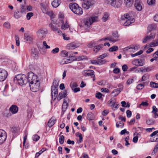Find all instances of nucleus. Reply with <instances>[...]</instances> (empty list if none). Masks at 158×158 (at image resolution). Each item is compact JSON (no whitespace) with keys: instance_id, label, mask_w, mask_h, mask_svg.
Masks as SVG:
<instances>
[{"instance_id":"f257e3e1","label":"nucleus","mask_w":158,"mask_h":158,"mask_svg":"<svg viewBox=\"0 0 158 158\" xmlns=\"http://www.w3.org/2000/svg\"><path fill=\"white\" fill-rule=\"evenodd\" d=\"M14 81L18 82V84L21 86L26 85L27 83V78L25 75L20 74L17 75L14 78Z\"/></svg>"},{"instance_id":"f03ea898","label":"nucleus","mask_w":158,"mask_h":158,"mask_svg":"<svg viewBox=\"0 0 158 158\" xmlns=\"http://www.w3.org/2000/svg\"><path fill=\"white\" fill-rule=\"evenodd\" d=\"M69 7L72 12L75 14L81 15L83 14L82 9L76 3H70L69 5Z\"/></svg>"},{"instance_id":"7ed1b4c3","label":"nucleus","mask_w":158,"mask_h":158,"mask_svg":"<svg viewBox=\"0 0 158 158\" xmlns=\"http://www.w3.org/2000/svg\"><path fill=\"white\" fill-rule=\"evenodd\" d=\"M31 90L33 92H36L39 90L40 87V82L39 79L29 84Z\"/></svg>"},{"instance_id":"20e7f679","label":"nucleus","mask_w":158,"mask_h":158,"mask_svg":"<svg viewBox=\"0 0 158 158\" xmlns=\"http://www.w3.org/2000/svg\"><path fill=\"white\" fill-rule=\"evenodd\" d=\"M98 17L96 16H91L89 18L85 19L84 23L85 25L89 27L93 23L98 21Z\"/></svg>"},{"instance_id":"39448f33","label":"nucleus","mask_w":158,"mask_h":158,"mask_svg":"<svg viewBox=\"0 0 158 158\" xmlns=\"http://www.w3.org/2000/svg\"><path fill=\"white\" fill-rule=\"evenodd\" d=\"M27 82L29 84L39 79L37 76L32 72H30L28 73Z\"/></svg>"},{"instance_id":"423d86ee","label":"nucleus","mask_w":158,"mask_h":158,"mask_svg":"<svg viewBox=\"0 0 158 158\" xmlns=\"http://www.w3.org/2000/svg\"><path fill=\"white\" fill-rule=\"evenodd\" d=\"M7 75V72L5 69H0V81H5Z\"/></svg>"},{"instance_id":"0eeeda50","label":"nucleus","mask_w":158,"mask_h":158,"mask_svg":"<svg viewBox=\"0 0 158 158\" xmlns=\"http://www.w3.org/2000/svg\"><path fill=\"white\" fill-rule=\"evenodd\" d=\"M7 138V134L4 130L0 129V145L5 141Z\"/></svg>"},{"instance_id":"6e6552de","label":"nucleus","mask_w":158,"mask_h":158,"mask_svg":"<svg viewBox=\"0 0 158 158\" xmlns=\"http://www.w3.org/2000/svg\"><path fill=\"white\" fill-rule=\"evenodd\" d=\"M108 103L109 105L112 108H114L117 109L118 108V103L116 102L115 99L114 98H111L110 100L108 102Z\"/></svg>"},{"instance_id":"1a4fd4ad","label":"nucleus","mask_w":158,"mask_h":158,"mask_svg":"<svg viewBox=\"0 0 158 158\" xmlns=\"http://www.w3.org/2000/svg\"><path fill=\"white\" fill-rule=\"evenodd\" d=\"M47 33V31L42 29H39L37 32L38 38L41 40L43 39L45 37Z\"/></svg>"},{"instance_id":"9d476101","label":"nucleus","mask_w":158,"mask_h":158,"mask_svg":"<svg viewBox=\"0 0 158 158\" xmlns=\"http://www.w3.org/2000/svg\"><path fill=\"white\" fill-rule=\"evenodd\" d=\"M132 64L136 66H142L144 65L143 61L141 59H136L132 61Z\"/></svg>"},{"instance_id":"9b49d317","label":"nucleus","mask_w":158,"mask_h":158,"mask_svg":"<svg viewBox=\"0 0 158 158\" xmlns=\"http://www.w3.org/2000/svg\"><path fill=\"white\" fill-rule=\"evenodd\" d=\"M122 0H115L111 2L110 4L112 6L119 8L121 5L122 3Z\"/></svg>"},{"instance_id":"f8f14e48","label":"nucleus","mask_w":158,"mask_h":158,"mask_svg":"<svg viewBox=\"0 0 158 158\" xmlns=\"http://www.w3.org/2000/svg\"><path fill=\"white\" fill-rule=\"evenodd\" d=\"M57 25L58 26L57 23H53L52 24V23H50L49 25V27L51 28L53 31L57 32V33L59 34H61L62 32L57 28Z\"/></svg>"},{"instance_id":"ddd939ff","label":"nucleus","mask_w":158,"mask_h":158,"mask_svg":"<svg viewBox=\"0 0 158 158\" xmlns=\"http://www.w3.org/2000/svg\"><path fill=\"white\" fill-rule=\"evenodd\" d=\"M94 73V72L93 70L88 69L84 71L83 74L85 77H94L95 76Z\"/></svg>"},{"instance_id":"4468645a","label":"nucleus","mask_w":158,"mask_h":158,"mask_svg":"<svg viewBox=\"0 0 158 158\" xmlns=\"http://www.w3.org/2000/svg\"><path fill=\"white\" fill-rule=\"evenodd\" d=\"M93 4L90 0H87L84 1L82 4V6L84 8L87 10L89 8L90 6H92Z\"/></svg>"},{"instance_id":"2eb2a0df","label":"nucleus","mask_w":158,"mask_h":158,"mask_svg":"<svg viewBox=\"0 0 158 158\" xmlns=\"http://www.w3.org/2000/svg\"><path fill=\"white\" fill-rule=\"evenodd\" d=\"M139 47L137 46H131L130 47H128L124 48L123 51H128L129 52H134V51L137 50Z\"/></svg>"},{"instance_id":"dca6fc26","label":"nucleus","mask_w":158,"mask_h":158,"mask_svg":"<svg viewBox=\"0 0 158 158\" xmlns=\"http://www.w3.org/2000/svg\"><path fill=\"white\" fill-rule=\"evenodd\" d=\"M31 56L36 59L38 58L39 52L37 48H32L31 51Z\"/></svg>"},{"instance_id":"f3484780","label":"nucleus","mask_w":158,"mask_h":158,"mask_svg":"<svg viewBox=\"0 0 158 158\" xmlns=\"http://www.w3.org/2000/svg\"><path fill=\"white\" fill-rule=\"evenodd\" d=\"M155 36V34L154 33H151L149 35L147 36L143 40V43L146 42L148 40H152L153 39Z\"/></svg>"},{"instance_id":"a211bd4d","label":"nucleus","mask_w":158,"mask_h":158,"mask_svg":"<svg viewBox=\"0 0 158 158\" xmlns=\"http://www.w3.org/2000/svg\"><path fill=\"white\" fill-rule=\"evenodd\" d=\"M9 110L12 114H15L17 113L18 108L16 105H12L10 107Z\"/></svg>"},{"instance_id":"6ab92c4d","label":"nucleus","mask_w":158,"mask_h":158,"mask_svg":"<svg viewBox=\"0 0 158 158\" xmlns=\"http://www.w3.org/2000/svg\"><path fill=\"white\" fill-rule=\"evenodd\" d=\"M67 91L66 90L60 93L57 98V100L60 101L62 98H65L67 95Z\"/></svg>"},{"instance_id":"aec40b11","label":"nucleus","mask_w":158,"mask_h":158,"mask_svg":"<svg viewBox=\"0 0 158 158\" xmlns=\"http://www.w3.org/2000/svg\"><path fill=\"white\" fill-rule=\"evenodd\" d=\"M157 27V25L156 24H152L149 25L148 27V31L147 33L148 34L153 30H155Z\"/></svg>"},{"instance_id":"412c9836","label":"nucleus","mask_w":158,"mask_h":158,"mask_svg":"<svg viewBox=\"0 0 158 158\" xmlns=\"http://www.w3.org/2000/svg\"><path fill=\"white\" fill-rule=\"evenodd\" d=\"M59 81L57 79L55 78L54 79L52 83V85L51 87L52 89L54 88L58 89V83Z\"/></svg>"},{"instance_id":"4be33fe9","label":"nucleus","mask_w":158,"mask_h":158,"mask_svg":"<svg viewBox=\"0 0 158 158\" xmlns=\"http://www.w3.org/2000/svg\"><path fill=\"white\" fill-rule=\"evenodd\" d=\"M103 47V45L102 44H100L94 46L93 49V51L95 53H97Z\"/></svg>"},{"instance_id":"5701e85b","label":"nucleus","mask_w":158,"mask_h":158,"mask_svg":"<svg viewBox=\"0 0 158 158\" xmlns=\"http://www.w3.org/2000/svg\"><path fill=\"white\" fill-rule=\"evenodd\" d=\"M60 3V0H54L52 3V5L54 7L56 8L59 6Z\"/></svg>"},{"instance_id":"b1692460","label":"nucleus","mask_w":158,"mask_h":158,"mask_svg":"<svg viewBox=\"0 0 158 158\" xmlns=\"http://www.w3.org/2000/svg\"><path fill=\"white\" fill-rule=\"evenodd\" d=\"M135 3L134 5L136 9L138 11H141L142 9V6L140 4L138 0L135 2Z\"/></svg>"},{"instance_id":"393cba45","label":"nucleus","mask_w":158,"mask_h":158,"mask_svg":"<svg viewBox=\"0 0 158 158\" xmlns=\"http://www.w3.org/2000/svg\"><path fill=\"white\" fill-rule=\"evenodd\" d=\"M77 45L74 42L71 43L67 45V48L69 49H74L77 47Z\"/></svg>"},{"instance_id":"a878e982","label":"nucleus","mask_w":158,"mask_h":158,"mask_svg":"<svg viewBox=\"0 0 158 158\" xmlns=\"http://www.w3.org/2000/svg\"><path fill=\"white\" fill-rule=\"evenodd\" d=\"M55 119L53 117H52L51 118L48 122V126L49 127H51L53 126L55 122Z\"/></svg>"},{"instance_id":"bb28decb","label":"nucleus","mask_w":158,"mask_h":158,"mask_svg":"<svg viewBox=\"0 0 158 158\" xmlns=\"http://www.w3.org/2000/svg\"><path fill=\"white\" fill-rule=\"evenodd\" d=\"M61 22L62 23V24L61 25V29L63 30H65L69 27V23L67 21H66L65 23H64L63 20H61Z\"/></svg>"},{"instance_id":"cd10ccee","label":"nucleus","mask_w":158,"mask_h":158,"mask_svg":"<svg viewBox=\"0 0 158 158\" xmlns=\"http://www.w3.org/2000/svg\"><path fill=\"white\" fill-rule=\"evenodd\" d=\"M135 19H129L125 22L124 24L125 26H129L131 23H133Z\"/></svg>"},{"instance_id":"c85d7f7f","label":"nucleus","mask_w":158,"mask_h":158,"mask_svg":"<svg viewBox=\"0 0 158 158\" xmlns=\"http://www.w3.org/2000/svg\"><path fill=\"white\" fill-rule=\"evenodd\" d=\"M24 39L27 41H30L31 42L32 40V38L31 37L28 35L27 34H24Z\"/></svg>"},{"instance_id":"c756f323","label":"nucleus","mask_w":158,"mask_h":158,"mask_svg":"<svg viewBox=\"0 0 158 158\" xmlns=\"http://www.w3.org/2000/svg\"><path fill=\"white\" fill-rule=\"evenodd\" d=\"M109 16V15L108 13L106 12L105 13L103 17L102 18V20L104 22H106Z\"/></svg>"},{"instance_id":"7c9ffc66","label":"nucleus","mask_w":158,"mask_h":158,"mask_svg":"<svg viewBox=\"0 0 158 158\" xmlns=\"http://www.w3.org/2000/svg\"><path fill=\"white\" fill-rule=\"evenodd\" d=\"M20 12L22 13H25L27 12L26 6L24 5H21L20 6Z\"/></svg>"},{"instance_id":"2f4dec72","label":"nucleus","mask_w":158,"mask_h":158,"mask_svg":"<svg viewBox=\"0 0 158 158\" xmlns=\"http://www.w3.org/2000/svg\"><path fill=\"white\" fill-rule=\"evenodd\" d=\"M68 106V104L67 103V102L66 101V100L64 99V102L62 105V109H63V110L65 111L66 110L67 108V107Z\"/></svg>"},{"instance_id":"473e14b6","label":"nucleus","mask_w":158,"mask_h":158,"mask_svg":"<svg viewBox=\"0 0 158 158\" xmlns=\"http://www.w3.org/2000/svg\"><path fill=\"white\" fill-rule=\"evenodd\" d=\"M123 89V87H121L117 88L116 89H114L112 92V94L114 93H116L118 94Z\"/></svg>"},{"instance_id":"72a5a7b5","label":"nucleus","mask_w":158,"mask_h":158,"mask_svg":"<svg viewBox=\"0 0 158 158\" xmlns=\"http://www.w3.org/2000/svg\"><path fill=\"white\" fill-rule=\"evenodd\" d=\"M96 44V42L95 41H91L87 45V47L89 48H91L92 47L94 46Z\"/></svg>"},{"instance_id":"f704fd0d","label":"nucleus","mask_w":158,"mask_h":158,"mask_svg":"<svg viewBox=\"0 0 158 158\" xmlns=\"http://www.w3.org/2000/svg\"><path fill=\"white\" fill-rule=\"evenodd\" d=\"M75 135L76 136L78 137L79 138V142L80 143H81L83 141V137L82 135L79 132L76 133Z\"/></svg>"},{"instance_id":"c9c22d12","label":"nucleus","mask_w":158,"mask_h":158,"mask_svg":"<svg viewBox=\"0 0 158 158\" xmlns=\"http://www.w3.org/2000/svg\"><path fill=\"white\" fill-rule=\"evenodd\" d=\"M105 40H109V41L113 42H116L118 40L114 39V38L111 36H109L108 37L105 38Z\"/></svg>"},{"instance_id":"e433bc0d","label":"nucleus","mask_w":158,"mask_h":158,"mask_svg":"<svg viewBox=\"0 0 158 158\" xmlns=\"http://www.w3.org/2000/svg\"><path fill=\"white\" fill-rule=\"evenodd\" d=\"M150 85L151 87L154 88H158V83H156L155 82L151 81L150 82Z\"/></svg>"},{"instance_id":"4c0bfd02","label":"nucleus","mask_w":158,"mask_h":158,"mask_svg":"<svg viewBox=\"0 0 158 158\" xmlns=\"http://www.w3.org/2000/svg\"><path fill=\"white\" fill-rule=\"evenodd\" d=\"M19 12L18 10L15 11L14 14V17L16 19H18L21 17V15L19 14Z\"/></svg>"},{"instance_id":"58836bf2","label":"nucleus","mask_w":158,"mask_h":158,"mask_svg":"<svg viewBox=\"0 0 158 158\" xmlns=\"http://www.w3.org/2000/svg\"><path fill=\"white\" fill-rule=\"evenodd\" d=\"M118 49V47L117 46H114L111 48L109 49V51L110 52H114L115 51Z\"/></svg>"},{"instance_id":"ea45409f","label":"nucleus","mask_w":158,"mask_h":158,"mask_svg":"<svg viewBox=\"0 0 158 158\" xmlns=\"http://www.w3.org/2000/svg\"><path fill=\"white\" fill-rule=\"evenodd\" d=\"M146 123L148 125H152L154 123V121L148 118L146 120Z\"/></svg>"},{"instance_id":"a19ab883","label":"nucleus","mask_w":158,"mask_h":158,"mask_svg":"<svg viewBox=\"0 0 158 158\" xmlns=\"http://www.w3.org/2000/svg\"><path fill=\"white\" fill-rule=\"evenodd\" d=\"M69 53V52L65 50H62L61 52V55L62 56L65 57L68 56V54Z\"/></svg>"},{"instance_id":"79ce46f5","label":"nucleus","mask_w":158,"mask_h":158,"mask_svg":"<svg viewBox=\"0 0 158 158\" xmlns=\"http://www.w3.org/2000/svg\"><path fill=\"white\" fill-rule=\"evenodd\" d=\"M88 119L89 120H93V114L91 112H89L87 116Z\"/></svg>"},{"instance_id":"37998d69","label":"nucleus","mask_w":158,"mask_h":158,"mask_svg":"<svg viewBox=\"0 0 158 158\" xmlns=\"http://www.w3.org/2000/svg\"><path fill=\"white\" fill-rule=\"evenodd\" d=\"M64 138L63 135H60L59 138V143L60 144H62L64 142Z\"/></svg>"},{"instance_id":"c03bdc74","label":"nucleus","mask_w":158,"mask_h":158,"mask_svg":"<svg viewBox=\"0 0 158 158\" xmlns=\"http://www.w3.org/2000/svg\"><path fill=\"white\" fill-rule=\"evenodd\" d=\"M77 86L78 85L76 82H72L70 84V86L72 89H73V88L77 87Z\"/></svg>"},{"instance_id":"a18cd8bd","label":"nucleus","mask_w":158,"mask_h":158,"mask_svg":"<svg viewBox=\"0 0 158 158\" xmlns=\"http://www.w3.org/2000/svg\"><path fill=\"white\" fill-rule=\"evenodd\" d=\"M59 51V49L58 48H56L51 51V53L53 54H56Z\"/></svg>"},{"instance_id":"49530a36","label":"nucleus","mask_w":158,"mask_h":158,"mask_svg":"<svg viewBox=\"0 0 158 158\" xmlns=\"http://www.w3.org/2000/svg\"><path fill=\"white\" fill-rule=\"evenodd\" d=\"M152 70V68L150 67L144 68L143 70H141V71L144 72H148Z\"/></svg>"},{"instance_id":"de8ad7c7","label":"nucleus","mask_w":158,"mask_h":158,"mask_svg":"<svg viewBox=\"0 0 158 158\" xmlns=\"http://www.w3.org/2000/svg\"><path fill=\"white\" fill-rule=\"evenodd\" d=\"M124 17L126 19H131V17L130 16V15L128 14H126L124 15V16H122L121 17V19H123Z\"/></svg>"},{"instance_id":"09e8293b","label":"nucleus","mask_w":158,"mask_h":158,"mask_svg":"<svg viewBox=\"0 0 158 158\" xmlns=\"http://www.w3.org/2000/svg\"><path fill=\"white\" fill-rule=\"evenodd\" d=\"M33 15V13L32 12L28 13L27 15V18L28 20H29L31 18Z\"/></svg>"},{"instance_id":"8fccbe9b","label":"nucleus","mask_w":158,"mask_h":158,"mask_svg":"<svg viewBox=\"0 0 158 158\" xmlns=\"http://www.w3.org/2000/svg\"><path fill=\"white\" fill-rule=\"evenodd\" d=\"M152 113L155 114L158 112V109L155 106H152Z\"/></svg>"},{"instance_id":"3c124183","label":"nucleus","mask_w":158,"mask_h":158,"mask_svg":"<svg viewBox=\"0 0 158 158\" xmlns=\"http://www.w3.org/2000/svg\"><path fill=\"white\" fill-rule=\"evenodd\" d=\"M52 89V88L51 89V90L52 91L51 94H53V93L54 95H57L58 93V89Z\"/></svg>"},{"instance_id":"603ef678","label":"nucleus","mask_w":158,"mask_h":158,"mask_svg":"<svg viewBox=\"0 0 158 158\" xmlns=\"http://www.w3.org/2000/svg\"><path fill=\"white\" fill-rule=\"evenodd\" d=\"M102 94L100 92H98L96 94V97L99 99H100L102 96Z\"/></svg>"},{"instance_id":"864d4df0","label":"nucleus","mask_w":158,"mask_h":158,"mask_svg":"<svg viewBox=\"0 0 158 158\" xmlns=\"http://www.w3.org/2000/svg\"><path fill=\"white\" fill-rule=\"evenodd\" d=\"M113 36L115 39H117V38L119 37V35H118V32L117 31H114L112 34Z\"/></svg>"},{"instance_id":"5fc2aeb1","label":"nucleus","mask_w":158,"mask_h":158,"mask_svg":"<svg viewBox=\"0 0 158 158\" xmlns=\"http://www.w3.org/2000/svg\"><path fill=\"white\" fill-rule=\"evenodd\" d=\"M40 137L37 135H35L32 137V139L34 141H37L40 139Z\"/></svg>"},{"instance_id":"6e6d98bb","label":"nucleus","mask_w":158,"mask_h":158,"mask_svg":"<svg viewBox=\"0 0 158 158\" xmlns=\"http://www.w3.org/2000/svg\"><path fill=\"white\" fill-rule=\"evenodd\" d=\"M150 140L152 142L158 141V134L156 136H155L153 139L151 138L150 139Z\"/></svg>"},{"instance_id":"4d7b16f0","label":"nucleus","mask_w":158,"mask_h":158,"mask_svg":"<svg viewBox=\"0 0 158 158\" xmlns=\"http://www.w3.org/2000/svg\"><path fill=\"white\" fill-rule=\"evenodd\" d=\"M158 45V43L156 42H152L150 44L149 46L150 47H154Z\"/></svg>"},{"instance_id":"13d9d810","label":"nucleus","mask_w":158,"mask_h":158,"mask_svg":"<svg viewBox=\"0 0 158 158\" xmlns=\"http://www.w3.org/2000/svg\"><path fill=\"white\" fill-rule=\"evenodd\" d=\"M144 87V85L143 84H139L136 87L137 89H143Z\"/></svg>"},{"instance_id":"bf43d9fd","label":"nucleus","mask_w":158,"mask_h":158,"mask_svg":"<svg viewBox=\"0 0 158 158\" xmlns=\"http://www.w3.org/2000/svg\"><path fill=\"white\" fill-rule=\"evenodd\" d=\"M3 26L7 28H9L10 27V23L8 22H6L4 23Z\"/></svg>"},{"instance_id":"052dcab7","label":"nucleus","mask_w":158,"mask_h":158,"mask_svg":"<svg viewBox=\"0 0 158 158\" xmlns=\"http://www.w3.org/2000/svg\"><path fill=\"white\" fill-rule=\"evenodd\" d=\"M126 114L127 117L128 118L131 117L132 114L131 111L129 110H127Z\"/></svg>"},{"instance_id":"680f3d73","label":"nucleus","mask_w":158,"mask_h":158,"mask_svg":"<svg viewBox=\"0 0 158 158\" xmlns=\"http://www.w3.org/2000/svg\"><path fill=\"white\" fill-rule=\"evenodd\" d=\"M134 81V80L133 79H128L126 82V84L127 85H130L133 83Z\"/></svg>"},{"instance_id":"e2e57ef3","label":"nucleus","mask_w":158,"mask_h":158,"mask_svg":"<svg viewBox=\"0 0 158 158\" xmlns=\"http://www.w3.org/2000/svg\"><path fill=\"white\" fill-rule=\"evenodd\" d=\"M90 63L94 64H98V60H91L90 61Z\"/></svg>"},{"instance_id":"0e129e2a","label":"nucleus","mask_w":158,"mask_h":158,"mask_svg":"<svg viewBox=\"0 0 158 158\" xmlns=\"http://www.w3.org/2000/svg\"><path fill=\"white\" fill-rule=\"evenodd\" d=\"M155 0H148V3L149 5H153L155 3Z\"/></svg>"},{"instance_id":"69168bd1","label":"nucleus","mask_w":158,"mask_h":158,"mask_svg":"<svg viewBox=\"0 0 158 158\" xmlns=\"http://www.w3.org/2000/svg\"><path fill=\"white\" fill-rule=\"evenodd\" d=\"M108 55V53H106L100 55L98 57L101 59H102L106 57Z\"/></svg>"},{"instance_id":"338daca9","label":"nucleus","mask_w":158,"mask_h":158,"mask_svg":"<svg viewBox=\"0 0 158 158\" xmlns=\"http://www.w3.org/2000/svg\"><path fill=\"white\" fill-rule=\"evenodd\" d=\"M106 62V61L105 60H98V64L100 65L104 64Z\"/></svg>"},{"instance_id":"774afa93","label":"nucleus","mask_w":158,"mask_h":158,"mask_svg":"<svg viewBox=\"0 0 158 158\" xmlns=\"http://www.w3.org/2000/svg\"><path fill=\"white\" fill-rule=\"evenodd\" d=\"M158 149V143L155 146V148L153 150V151L152 152V153L153 152H154V153L155 154V153L156 152Z\"/></svg>"}]
</instances>
